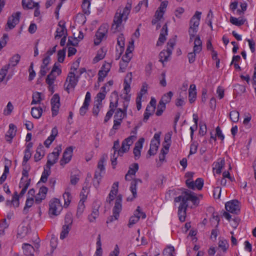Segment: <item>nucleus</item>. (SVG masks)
<instances>
[{"label": "nucleus", "instance_id": "nucleus-1", "mask_svg": "<svg viewBox=\"0 0 256 256\" xmlns=\"http://www.w3.org/2000/svg\"><path fill=\"white\" fill-rule=\"evenodd\" d=\"M175 202H180L178 208V216L180 220L184 222L186 220V212L188 207V202H191L196 206L199 204V199L194 192L186 190L182 192V194L174 198Z\"/></svg>", "mask_w": 256, "mask_h": 256}, {"label": "nucleus", "instance_id": "nucleus-2", "mask_svg": "<svg viewBox=\"0 0 256 256\" xmlns=\"http://www.w3.org/2000/svg\"><path fill=\"white\" fill-rule=\"evenodd\" d=\"M201 14V12L196 11L190 21L188 34L190 36V41H192V38L196 36L198 32Z\"/></svg>", "mask_w": 256, "mask_h": 256}, {"label": "nucleus", "instance_id": "nucleus-3", "mask_svg": "<svg viewBox=\"0 0 256 256\" xmlns=\"http://www.w3.org/2000/svg\"><path fill=\"white\" fill-rule=\"evenodd\" d=\"M104 158H102L98 162V169L100 172L97 170L96 171L93 179V184L96 188H98V187L102 178L101 172L104 170L105 169L104 166Z\"/></svg>", "mask_w": 256, "mask_h": 256}, {"label": "nucleus", "instance_id": "nucleus-4", "mask_svg": "<svg viewBox=\"0 0 256 256\" xmlns=\"http://www.w3.org/2000/svg\"><path fill=\"white\" fill-rule=\"evenodd\" d=\"M54 150L56 151L49 154L48 156V161L46 164V168L48 169H50L51 166L57 162L62 150L61 146H56Z\"/></svg>", "mask_w": 256, "mask_h": 256}, {"label": "nucleus", "instance_id": "nucleus-5", "mask_svg": "<svg viewBox=\"0 0 256 256\" xmlns=\"http://www.w3.org/2000/svg\"><path fill=\"white\" fill-rule=\"evenodd\" d=\"M78 80V77L76 76L74 72H70L68 73V76L66 78V82L64 83L65 90L67 91L68 93H70V88L74 89L77 84Z\"/></svg>", "mask_w": 256, "mask_h": 256}, {"label": "nucleus", "instance_id": "nucleus-6", "mask_svg": "<svg viewBox=\"0 0 256 256\" xmlns=\"http://www.w3.org/2000/svg\"><path fill=\"white\" fill-rule=\"evenodd\" d=\"M124 16L121 14V10L118 9L114 16L113 24H112L111 30L114 33L119 32L121 28H120L122 22V19Z\"/></svg>", "mask_w": 256, "mask_h": 256}, {"label": "nucleus", "instance_id": "nucleus-7", "mask_svg": "<svg viewBox=\"0 0 256 256\" xmlns=\"http://www.w3.org/2000/svg\"><path fill=\"white\" fill-rule=\"evenodd\" d=\"M225 208L230 212L238 214L240 212V202L236 200H232L226 203Z\"/></svg>", "mask_w": 256, "mask_h": 256}, {"label": "nucleus", "instance_id": "nucleus-8", "mask_svg": "<svg viewBox=\"0 0 256 256\" xmlns=\"http://www.w3.org/2000/svg\"><path fill=\"white\" fill-rule=\"evenodd\" d=\"M108 26L106 24L102 25L96 34V38L94 40V44L95 45H98L102 39L104 38L108 32Z\"/></svg>", "mask_w": 256, "mask_h": 256}, {"label": "nucleus", "instance_id": "nucleus-9", "mask_svg": "<svg viewBox=\"0 0 256 256\" xmlns=\"http://www.w3.org/2000/svg\"><path fill=\"white\" fill-rule=\"evenodd\" d=\"M136 136H130L126 138L122 144V147L120 150H118V154L122 156L124 153L128 152L130 149V146L133 144L132 139L136 138Z\"/></svg>", "mask_w": 256, "mask_h": 256}, {"label": "nucleus", "instance_id": "nucleus-10", "mask_svg": "<svg viewBox=\"0 0 256 256\" xmlns=\"http://www.w3.org/2000/svg\"><path fill=\"white\" fill-rule=\"evenodd\" d=\"M146 218V214L145 213L141 212L140 206H138L136 210L134 212V215L132 216L130 220L128 226L130 228L133 224L136 223L140 220V218Z\"/></svg>", "mask_w": 256, "mask_h": 256}, {"label": "nucleus", "instance_id": "nucleus-11", "mask_svg": "<svg viewBox=\"0 0 256 256\" xmlns=\"http://www.w3.org/2000/svg\"><path fill=\"white\" fill-rule=\"evenodd\" d=\"M52 116H54L58 114L60 106V98L58 94H54L51 99Z\"/></svg>", "mask_w": 256, "mask_h": 256}, {"label": "nucleus", "instance_id": "nucleus-12", "mask_svg": "<svg viewBox=\"0 0 256 256\" xmlns=\"http://www.w3.org/2000/svg\"><path fill=\"white\" fill-rule=\"evenodd\" d=\"M186 183L189 188L194 190L196 188L198 190H201L204 186V180L202 178H198L194 182V181H190V179H188Z\"/></svg>", "mask_w": 256, "mask_h": 256}, {"label": "nucleus", "instance_id": "nucleus-13", "mask_svg": "<svg viewBox=\"0 0 256 256\" xmlns=\"http://www.w3.org/2000/svg\"><path fill=\"white\" fill-rule=\"evenodd\" d=\"M21 14L20 12H18L8 18L6 25L10 30L14 28L15 26L19 22Z\"/></svg>", "mask_w": 256, "mask_h": 256}, {"label": "nucleus", "instance_id": "nucleus-14", "mask_svg": "<svg viewBox=\"0 0 256 256\" xmlns=\"http://www.w3.org/2000/svg\"><path fill=\"white\" fill-rule=\"evenodd\" d=\"M122 194H118L116 198L114 206L113 208V213L115 220H118L119 217V214L122 210Z\"/></svg>", "mask_w": 256, "mask_h": 256}, {"label": "nucleus", "instance_id": "nucleus-15", "mask_svg": "<svg viewBox=\"0 0 256 256\" xmlns=\"http://www.w3.org/2000/svg\"><path fill=\"white\" fill-rule=\"evenodd\" d=\"M73 148L72 146L67 148L64 151L62 158L60 160V164L64 166L71 160Z\"/></svg>", "mask_w": 256, "mask_h": 256}, {"label": "nucleus", "instance_id": "nucleus-16", "mask_svg": "<svg viewBox=\"0 0 256 256\" xmlns=\"http://www.w3.org/2000/svg\"><path fill=\"white\" fill-rule=\"evenodd\" d=\"M48 191V188L44 186L40 188L38 193L35 197V202L36 204H40L42 200L46 198V195Z\"/></svg>", "mask_w": 256, "mask_h": 256}, {"label": "nucleus", "instance_id": "nucleus-17", "mask_svg": "<svg viewBox=\"0 0 256 256\" xmlns=\"http://www.w3.org/2000/svg\"><path fill=\"white\" fill-rule=\"evenodd\" d=\"M60 208L58 200L56 198L54 199L50 204L49 214L53 216H58L60 212L58 210V208Z\"/></svg>", "mask_w": 256, "mask_h": 256}, {"label": "nucleus", "instance_id": "nucleus-18", "mask_svg": "<svg viewBox=\"0 0 256 256\" xmlns=\"http://www.w3.org/2000/svg\"><path fill=\"white\" fill-rule=\"evenodd\" d=\"M16 132V126L12 124H10L9 125V130L7 132L6 136L5 138L6 140L9 143H11L12 141V139L15 136Z\"/></svg>", "mask_w": 256, "mask_h": 256}, {"label": "nucleus", "instance_id": "nucleus-19", "mask_svg": "<svg viewBox=\"0 0 256 256\" xmlns=\"http://www.w3.org/2000/svg\"><path fill=\"white\" fill-rule=\"evenodd\" d=\"M29 228L28 224L22 223L18 228L17 237L20 238L26 236L29 232Z\"/></svg>", "mask_w": 256, "mask_h": 256}, {"label": "nucleus", "instance_id": "nucleus-20", "mask_svg": "<svg viewBox=\"0 0 256 256\" xmlns=\"http://www.w3.org/2000/svg\"><path fill=\"white\" fill-rule=\"evenodd\" d=\"M144 139L143 138H140L136 143L133 152L135 156V158H138L140 156V150L142 148L143 143Z\"/></svg>", "mask_w": 256, "mask_h": 256}, {"label": "nucleus", "instance_id": "nucleus-21", "mask_svg": "<svg viewBox=\"0 0 256 256\" xmlns=\"http://www.w3.org/2000/svg\"><path fill=\"white\" fill-rule=\"evenodd\" d=\"M168 35V25L166 23L162 26L160 34V36L157 42V45L160 46L166 40V36Z\"/></svg>", "mask_w": 256, "mask_h": 256}, {"label": "nucleus", "instance_id": "nucleus-22", "mask_svg": "<svg viewBox=\"0 0 256 256\" xmlns=\"http://www.w3.org/2000/svg\"><path fill=\"white\" fill-rule=\"evenodd\" d=\"M58 28H57L56 30V34L55 38H60L64 36H67V30L64 24H62V22H58Z\"/></svg>", "mask_w": 256, "mask_h": 256}, {"label": "nucleus", "instance_id": "nucleus-23", "mask_svg": "<svg viewBox=\"0 0 256 256\" xmlns=\"http://www.w3.org/2000/svg\"><path fill=\"white\" fill-rule=\"evenodd\" d=\"M138 182L142 183V181L141 180L137 178V179L134 180L132 182L131 184H130V190L132 194L133 197L130 199V198H127L128 201L132 200L134 198H135L137 196V193H136L137 186H137V184Z\"/></svg>", "mask_w": 256, "mask_h": 256}, {"label": "nucleus", "instance_id": "nucleus-24", "mask_svg": "<svg viewBox=\"0 0 256 256\" xmlns=\"http://www.w3.org/2000/svg\"><path fill=\"white\" fill-rule=\"evenodd\" d=\"M188 97L189 102L190 104L193 103L196 100V86L194 84H192L190 85V88L188 90Z\"/></svg>", "mask_w": 256, "mask_h": 256}, {"label": "nucleus", "instance_id": "nucleus-25", "mask_svg": "<svg viewBox=\"0 0 256 256\" xmlns=\"http://www.w3.org/2000/svg\"><path fill=\"white\" fill-rule=\"evenodd\" d=\"M132 0H128L122 12H121V14L124 16V21H126L128 19V16L132 8Z\"/></svg>", "mask_w": 256, "mask_h": 256}, {"label": "nucleus", "instance_id": "nucleus-26", "mask_svg": "<svg viewBox=\"0 0 256 256\" xmlns=\"http://www.w3.org/2000/svg\"><path fill=\"white\" fill-rule=\"evenodd\" d=\"M159 146V142H156L154 140H152L151 141L150 144V148L148 151V154L149 156H147L148 158H149L151 156H154L158 150Z\"/></svg>", "mask_w": 256, "mask_h": 256}, {"label": "nucleus", "instance_id": "nucleus-27", "mask_svg": "<svg viewBox=\"0 0 256 256\" xmlns=\"http://www.w3.org/2000/svg\"><path fill=\"white\" fill-rule=\"evenodd\" d=\"M44 156V146L42 144H40L37 148L36 152L34 154V158L35 162L40 160Z\"/></svg>", "mask_w": 256, "mask_h": 256}, {"label": "nucleus", "instance_id": "nucleus-28", "mask_svg": "<svg viewBox=\"0 0 256 256\" xmlns=\"http://www.w3.org/2000/svg\"><path fill=\"white\" fill-rule=\"evenodd\" d=\"M22 5L24 8L32 9L38 6V4L34 2L32 0H22Z\"/></svg>", "mask_w": 256, "mask_h": 256}, {"label": "nucleus", "instance_id": "nucleus-29", "mask_svg": "<svg viewBox=\"0 0 256 256\" xmlns=\"http://www.w3.org/2000/svg\"><path fill=\"white\" fill-rule=\"evenodd\" d=\"M42 109L40 107H33L31 110V114L35 118H39L42 116Z\"/></svg>", "mask_w": 256, "mask_h": 256}, {"label": "nucleus", "instance_id": "nucleus-30", "mask_svg": "<svg viewBox=\"0 0 256 256\" xmlns=\"http://www.w3.org/2000/svg\"><path fill=\"white\" fill-rule=\"evenodd\" d=\"M34 202V199L32 197L28 196L26 202L25 206L23 210V213L25 214L28 212V208H31Z\"/></svg>", "mask_w": 256, "mask_h": 256}, {"label": "nucleus", "instance_id": "nucleus-31", "mask_svg": "<svg viewBox=\"0 0 256 256\" xmlns=\"http://www.w3.org/2000/svg\"><path fill=\"white\" fill-rule=\"evenodd\" d=\"M126 113L124 112L122 108H118L114 114V118L115 120H122V119L126 116Z\"/></svg>", "mask_w": 256, "mask_h": 256}, {"label": "nucleus", "instance_id": "nucleus-32", "mask_svg": "<svg viewBox=\"0 0 256 256\" xmlns=\"http://www.w3.org/2000/svg\"><path fill=\"white\" fill-rule=\"evenodd\" d=\"M218 160V162L216 163L215 165V168H214L216 169V173L218 174H220L221 173L222 170L224 166L225 161L224 158H220Z\"/></svg>", "mask_w": 256, "mask_h": 256}, {"label": "nucleus", "instance_id": "nucleus-33", "mask_svg": "<svg viewBox=\"0 0 256 256\" xmlns=\"http://www.w3.org/2000/svg\"><path fill=\"white\" fill-rule=\"evenodd\" d=\"M86 196L85 194H83V196L81 198L78 206L77 212L81 214L84 210L85 206L84 204V202L85 200L86 199Z\"/></svg>", "mask_w": 256, "mask_h": 256}, {"label": "nucleus", "instance_id": "nucleus-34", "mask_svg": "<svg viewBox=\"0 0 256 256\" xmlns=\"http://www.w3.org/2000/svg\"><path fill=\"white\" fill-rule=\"evenodd\" d=\"M172 53L168 52L167 50L162 51L159 54L160 61L162 63H164V62H167L168 57Z\"/></svg>", "mask_w": 256, "mask_h": 256}, {"label": "nucleus", "instance_id": "nucleus-35", "mask_svg": "<svg viewBox=\"0 0 256 256\" xmlns=\"http://www.w3.org/2000/svg\"><path fill=\"white\" fill-rule=\"evenodd\" d=\"M90 5V0H83L82 8V11L86 14H89L90 13L89 8Z\"/></svg>", "mask_w": 256, "mask_h": 256}, {"label": "nucleus", "instance_id": "nucleus-36", "mask_svg": "<svg viewBox=\"0 0 256 256\" xmlns=\"http://www.w3.org/2000/svg\"><path fill=\"white\" fill-rule=\"evenodd\" d=\"M126 77L129 78V82L126 80L124 81V90L126 92V94H128V92L130 91V84L132 82V74L131 72L128 74Z\"/></svg>", "mask_w": 256, "mask_h": 256}, {"label": "nucleus", "instance_id": "nucleus-37", "mask_svg": "<svg viewBox=\"0 0 256 256\" xmlns=\"http://www.w3.org/2000/svg\"><path fill=\"white\" fill-rule=\"evenodd\" d=\"M42 100L41 93L39 92H34L32 94V100L31 104H40Z\"/></svg>", "mask_w": 256, "mask_h": 256}, {"label": "nucleus", "instance_id": "nucleus-38", "mask_svg": "<svg viewBox=\"0 0 256 256\" xmlns=\"http://www.w3.org/2000/svg\"><path fill=\"white\" fill-rule=\"evenodd\" d=\"M70 229L71 226H68V225H64L60 234V238L61 240H64V238H66L67 236Z\"/></svg>", "mask_w": 256, "mask_h": 256}, {"label": "nucleus", "instance_id": "nucleus-39", "mask_svg": "<svg viewBox=\"0 0 256 256\" xmlns=\"http://www.w3.org/2000/svg\"><path fill=\"white\" fill-rule=\"evenodd\" d=\"M173 93L170 91L162 96L160 102H164L165 104L168 103L170 102Z\"/></svg>", "mask_w": 256, "mask_h": 256}, {"label": "nucleus", "instance_id": "nucleus-40", "mask_svg": "<svg viewBox=\"0 0 256 256\" xmlns=\"http://www.w3.org/2000/svg\"><path fill=\"white\" fill-rule=\"evenodd\" d=\"M112 94L115 96L116 100V102L114 103V102H110V110H112L114 111V110H115V108H116L118 106V92H116V91H114L112 93Z\"/></svg>", "mask_w": 256, "mask_h": 256}, {"label": "nucleus", "instance_id": "nucleus-41", "mask_svg": "<svg viewBox=\"0 0 256 256\" xmlns=\"http://www.w3.org/2000/svg\"><path fill=\"white\" fill-rule=\"evenodd\" d=\"M239 112L237 110H232L230 112V118L234 122H236L239 120Z\"/></svg>", "mask_w": 256, "mask_h": 256}, {"label": "nucleus", "instance_id": "nucleus-42", "mask_svg": "<svg viewBox=\"0 0 256 256\" xmlns=\"http://www.w3.org/2000/svg\"><path fill=\"white\" fill-rule=\"evenodd\" d=\"M56 77V76L54 74V73L50 72V74H48L46 78V83L50 86L53 84Z\"/></svg>", "mask_w": 256, "mask_h": 256}, {"label": "nucleus", "instance_id": "nucleus-43", "mask_svg": "<svg viewBox=\"0 0 256 256\" xmlns=\"http://www.w3.org/2000/svg\"><path fill=\"white\" fill-rule=\"evenodd\" d=\"M22 248L25 250L26 255H32L34 249L30 244L25 243L22 246Z\"/></svg>", "mask_w": 256, "mask_h": 256}, {"label": "nucleus", "instance_id": "nucleus-44", "mask_svg": "<svg viewBox=\"0 0 256 256\" xmlns=\"http://www.w3.org/2000/svg\"><path fill=\"white\" fill-rule=\"evenodd\" d=\"M20 58V56L19 54H14L10 60L8 64L12 65V66H15L19 62Z\"/></svg>", "mask_w": 256, "mask_h": 256}, {"label": "nucleus", "instance_id": "nucleus-45", "mask_svg": "<svg viewBox=\"0 0 256 256\" xmlns=\"http://www.w3.org/2000/svg\"><path fill=\"white\" fill-rule=\"evenodd\" d=\"M106 55V53L103 51L102 48H101L98 52V54L95 58H94L93 61L94 63L98 62L99 60L103 59Z\"/></svg>", "mask_w": 256, "mask_h": 256}, {"label": "nucleus", "instance_id": "nucleus-46", "mask_svg": "<svg viewBox=\"0 0 256 256\" xmlns=\"http://www.w3.org/2000/svg\"><path fill=\"white\" fill-rule=\"evenodd\" d=\"M230 21L232 24L234 25L237 26H240L244 24L245 20H244L242 19L239 20L238 18H236L231 16L230 18Z\"/></svg>", "mask_w": 256, "mask_h": 256}, {"label": "nucleus", "instance_id": "nucleus-47", "mask_svg": "<svg viewBox=\"0 0 256 256\" xmlns=\"http://www.w3.org/2000/svg\"><path fill=\"white\" fill-rule=\"evenodd\" d=\"M50 169L44 168V172L42 173L40 182L44 183L46 182L48 180V176L50 174Z\"/></svg>", "mask_w": 256, "mask_h": 256}, {"label": "nucleus", "instance_id": "nucleus-48", "mask_svg": "<svg viewBox=\"0 0 256 256\" xmlns=\"http://www.w3.org/2000/svg\"><path fill=\"white\" fill-rule=\"evenodd\" d=\"M98 206L96 208H94L92 213L88 216V220L90 222H94L96 218L98 216L99 214L98 212Z\"/></svg>", "mask_w": 256, "mask_h": 256}, {"label": "nucleus", "instance_id": "nucleus-49", "mask_svg": "<svg viewBox=\"0 0 256 256\" xmlns=\"http://www.w3.org/2000/svg\"><path fill=\"white\" fill-rule=\"evenodd\" d=\"M138 170V164L137 163H134L133 165L130 166L129 170L127 172L128 174L130 176L134 175L136 172Z\"/></svg>", "mask_w": 256, "mask_h": 256}, {"label": "nucleus", "instance_id": "nucleus-50", "mask_svg": "<svg viewBox=\"0 0 256 256\" xmlns=\"http://www.w3.org/2000/svg\"><path fill=\"white\" fill-rule=\"evenodd\" d=\"M102 106V104L96 103L94 104L92 108V114L94 116L97 117L98 116L99 112Z\"/></svg>", "mask_w": 256, "mask_h": 256}, {"label": "nucleus", "instance_id": "nucleus-51", "mask_svg": "<svg viewBox=\"0 0 256 256\" xmlns=\"http://www.w3.org/2000/svg\"><path fill=\"white\" fill-rule=\"evenodd\" d=\"M66 48L60 50L58 52V60L59 62H62L64 61L66 56Z\"/></svg>", "mask_w": 256, "mask_h": 256}, {"label": "nucleus", "instance_id": "nucleus-52", "mask_svg": "<svg viewBox=\"0 0 256 256\" xmlns=\"http://www.w3.org/2000/svg\"><path fill=\"white\" fill-rule=\"evenodd\" d=\"M10 68V64H8L2 68L0 70V82H2L4 78H5L8 70Z\"/></svg>", "mask_w": 256, "mask_h": 256}, {"label": "nucleus", "instance_id": "nucleus-53", "mask_svg": "<svg viewBox=\"0 0 256 256\" xmlns=\"http://www.w3.org/2000/svg\"><path fill=\"white\" fill-rule=\"evenodd\" d=\"M174 250V247L172 246H168L164 250L163 254L166 256H173V252Z\"/></svg>", "mask_w": 256, "mask_h": 256}, {"label": "nucleus", "instance_id": "nucleus-54", "mask_svg": "<svg viewBox=\"0 0 256 256\" xmlns=\"http://www.w3.org/2000/svg\"><path fill=\"white\" fill-rule=\"evenodd\" d=\"M32 156L30 150H25L24 152V160L22 162V166H25L27 165V162L30 160Z\"/></svg>", "mask_w": 256, "mask_h": 256}, {"label": "nucleus", "instance_id": "nucleus-55", "mask_svg": "<svg viewBox=\"0 0 256 256\" xmlns=\"http://www.w3.org/2000/svg\"><path fill=\"white\" fill-rule=\"evenodd\" d=\"M80 42V40H78L76 36L74 38L72 36H70L68 39V45H71L72 46H78V42Z\"/></svg>", "mask_w": 256, "mask_h": 256}, {"label": "nucleus", "instance_id": "nucleus-56", "mask_svg": "<svg viewBox=\"0 0 256 256\" xmlns=\"http://www.w3.org/2000/svg\"><path fill=\"white\" fill-rule=\"evenodd\" d=\"M228 244L226 240H220L218 242V247L221 248L224 252H226L228 248Z\"/></svg>", "mask_w": 256, "mask_h": 256}, {"label": "nucleus", "instance_id": "nucleus-57", "mask_svg": "<svg viewBox=\"0 0 256 256\" xmlns=\"http://www.w3.org/2000/svg\"><path fill=\"white\" fill-rule=\"evenodd\" d=\"M148 84L144 82L142 84V88L138 94L137 97L140 98H142V97L144 94H146L148 91Z\"/></svg>", "mask_w": 256, "mask_h": 256}, {"label": "nucleus", "instance_id": "nucleus-58", "mask_svg": "<svg viewBox=\"0 0 256 256\" xmlns=\"http://www.w3.org/2000/svg\"><path fill=\"white\" fill-rule=\"evenodd\" d=\"M63 198L64 200V206H68L71 201L70 194L69 192H65L63 194Z\"/></svg>", "mask_w": 256, "mask_h": 256}, {"label": "nucleus", "instance_id": "nucleus-59", "mask_svg": "<svg viewBox=\"0 0 256 256\" xmlns=\"http://www.w3.org/2000/svg\"><path fill=\"white\" fill-rule=\"evenodd\" d=\"M12 204L15 207H18L19 206V196L16 192L14 193L12 200Z\"/></svg>", "mask_w": 256, "mask_h": 256}, {"label": "nucleus", "instance_id": "nucleus-60", "mask_svg": "<svg viewBox=\"0 0 256 256\" xmlns=\"http://www.w3.org/2000/svg\"><path fill=\"white\" fill-rule=\"evenodd\" d=\"M14 106L10 102H8L6 106V108L4 110V114L6 116L10 115L12 112Z\"/></svg>", "mask_w": 256, "mask_h": 256}, {"label": "nucleus", "instance_id": "nucleus-61", "mask_svg": "<svg viewBox=\"0 0 256 256\" xmlns=\"http://www.w3.org/2000/svg\"><path fill=\"white\" fill-rule=\"evenodd\" d=\"M106 95L105 93L101 92H98L96 95L97 100L95 102L98 104H102V101L105 98Z\"/></svg>", "mask_w": 256, "mask_h": 256}, {"label": "nucleus", "instance_id": "nucleus-62", "mask_svg": "<svg viewBox=\"0 0 256 256\" xmlns=\"http://www.w3.org/2000/svg\"><path fill=\"white\" fill-rule=\"evenodd\" d=\"M108 73L101 70L98 72V82H102L104 81V78L106 76Z\"/></svg>", "mask_w": 256, "mask_h": 256}, {"label": "nucleus", "instance_id": "nucleus-63", "mask_svg": "<svg viewBox=\"0 0 256 256\" xmlns=\"http://www.w3.org/2000/svg\"><path fill=\"white\" fill-rule=\"evenodd\" d=\"M65 224L68 225V226H72V216L70 214H68L65 216Z\"/></svg>", "mask_w": 256, "mask_h": 256}, {"label": "nucleus", "instance_id": "nucleus-64", "mask_svg": "<svg viewBox=\"0 0 256 256\" xmlns=\"http://www.w3.org/2000/svg\"><path fill=\"white\" fill-rule=\"evenodd\" d=\"M175 44V40H170L168 42L167 44V49L166 50L168 52L170 53L172 52V50L174 48V46Z\"/></svg>", "mask_w": 256, "mask_h": 256}]
</instances>
